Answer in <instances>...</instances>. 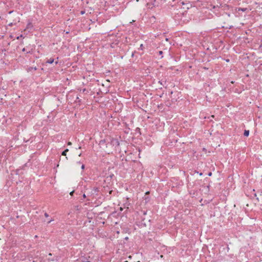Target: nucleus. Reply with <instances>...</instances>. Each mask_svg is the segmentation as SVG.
Instances as JSON below:
<instances>
[{"label": "nucleus", "mask_w": 262, "mask_h": 262, "mask_svg": "<svg viewBox=\"0 0 262 262\" xmlns=\"http://www.w3.org/2000/svg\"><path fill=\"white\" fill-rule=\"evenodd\" d=\"M73 192H74V191H72V192H70V194H71V195H72V194L73 193Z\"/></svg>", "instance_id": "32"}, {"label": "nucleus", "mask_w": 262, "mask_h": 262, "mask_svg": "<svg viewBox=\"0 0 262 262\" xmlns=\"http://www.w3.org/2000/svg\"><path fill=\"white\" fill-rule=\"evenodd\" d=\"M84 11H81V14H84Z\"/></svg>", "instance_id": "31"}, {"label": "nucleus", "mask_w": 262, "mask_h": 262, "mask_svg": "<svg viewBox=\"0 0 262 262\" xmlns=\"http://www.w3.org/2000/svg\"><path fill=\"white\" fill-rule=\"evenodd\" d=\"M36 69H36V67H30V68H29V70L30 71H32V70L35 71V70H36Z\"/></svg>", "instance_id": "15"}, {"label": "nucleus", "mask_w": 262, "mask_h": 262, "mask_svg": "<svg viewBox=\"0 0 262 262\" xmlns=\"http://www.w3.org/2000/svg\"><path fill=\"white\" fill-rule=\"evenodd\" d=\"M177 7L180 8L181 11L185 12L187 14V11L192 7V4L188 1L180 0L177 2Z\"/></svg>", "instance_id": "2"}, {"label": "nucleus", "mask_w": 262, "mask_h": 262, "mask_svg": "<svg viewBox=\"0 0 262 262\" xmlns=\"http://www.w3.org/2000/svg\"><path fill=\"white\" fill-rule=\"evenodd\" d=\"M49 255L50 256H51V255H52V254L50 253H49Z\"/></svg>", "instance_id": "36"}, {"label": "nucleus", "mask_w": 262, "mask_h": 262, "mask_svg": "<svg viewBox=\"0 0 262 262\" xmlns=\"http://www.w3.org/2000/svg\"><path fill=\"white\" fill-rule=\"evenodd\" d=\"M45 216L46 217H48V216H49V214H48L47 212H46V213H45Z\"/></svg>", "instance_id": "23"}, {"label": "nucleus", "mask_w": 262, "mask_h": 262, "mask_svg": "<svg viewBox=\"0 0 262 262\" xmlns=\"http://www.w3.org/2000/svg\"><path fill=\"white\" fill-rule=\"evenodd\" d=\"M33 28V25L31 21H28L26 29H32Z\"/></svg>", "instance_id": "7"}, {"label": "nucleus", "mask_w": 262, "mask_h": 262, "mask_svg": "<svg viewBox=\"0 0 262 262\" xmlns=\"http://www.w3.org/2000/svg\"><path fill=\"white\" fill-rule=\"evenodd\" d=\"M126 4L125 0H114L113 2L112 9L117 12H121L126 7Z\"/></svg>", "instance_id": "1"}, {"label": "nucleus", "mask_w": 262, "mask_h": 262, "mask_svg": "<svg viewBox=\"0 0 262 262\" xmlns=\"http://www.w3.org/2000/svg\"><path fill=\"white\" fill-rule=\"evenodd\" d=\"M143 44H141L140 46V47L138 48V50H143Z\"/></svg>", "instance_id": "16"}, {"label": "nucleus", "mask_w": 262, "mask_h": 262, "mask_svg": "<svg viewBox=\"0 0 262 262\" xmlns=\"http://www.w3.org/2000/svg\"><path fill=\"white\" fill-rule=\"evenodd\" d=\"M86 91V89H83L82 90V92H83V93H84V92H85Z\"/></svg>", "instance_id": "28"}, {"label": "nucleus", "mask_w": 262, "mask_h": 262, "mask_svg": "<svg viewBox=\"0 0 262 262\" xmlns=\"http://www.w3.org/2000/svg\"><path fill=\"white\" fill-rule=\"evenodd\" d=\"M244 135L246 137H248L249 135V130H245L244 133Z\"/></svg>", "instance_id": "10"}, {"label": "nucleus", "mask_w": 262, "mask_h": 262, "mask_svg": "<svg viewBox=\"0 0 262 262\" xmlns=\"http://www.w3.org/2000/svg\"><path fill=\"white\" fill-rule=\"evenodd\" d=\"M247 8H238V11H243L244 12L246 11Z\"/></svg>", "instance_id": "11"}, {"label": "nucleus", "mask_w": 262, "mask_h": 262, "mask_svg": "<svg viewBox=\"0 0 262 262\" xmlns=\"http://www.w3.org/2000/svg\"><path fill=\"white\" fill-rule=\"evenodd\" d=\"M53 221V219H52L50 220L49 221H48L47 222V223H48V224H49V223H50L51 222H52Z\"/></svg>", "instance_id": "20"}, {"label": "nucleus", "mask_w": 262, "mask_h": 262, "mask_svg": "<svg viewBox=\"0 0 262 262\" xmlns=\"http://www.w3.org/2000/svg\"><path fill=\"white\" fill-rule=\"evenodd\" d=\"M23 52H26L27 53H29L30 52L29 51H27L25 48H24L22 50Z\"/></svg>", "instance_id": "17"}, {"label": "nucleus", "mask_w": 262, "mask_h": 262, "mask_svg": "<svg viewBox=\"0 0 262 262\" xmlns=\"http://www.w3.org/2000/svg\"><path fill=\"white\" fill-rule=\"evenodd\" d=\"M54 62V59L53 58H50L47 60L46 63L49 64H52Z\"/></svg>", "instance_id": "9"}, {"label": "nucleus", "mask_w": 262, "mask_h": 262, "mask_svg": "<svg viewBox=\"0 0 262 262\" xmlns=\"http://www.w3.org/2000/svg\"><path fill=\"white\" fill-rule=\"evenodd\" d=\"M84 168H85V165L84 164H82L81 165V169L83 170L84 169Z\"/></svg>", "instance_id": "21"}, {"label": "nucleus", "mask_w": 262, "mask_h": 262, "mask_svg": "<svg viewBox=\"0 0 262 262\" xmlns=\"http://www.w3.org/2000/svg\"><path fill=\"white\" fill-rule=\"evenodd\" d=\"M55 64H57L58 63V61H55Z\"/></svg>", "instance_id": "33"}, {"label": "nucleus", "mask_w": 262, "mask_h": 262, "mask_svg": "<svg viewBox=\"0 0 262 262\" xmlns=\"http://www.w3.org/2000/svg\"><path fill=\"white\" fill-rule=\"evenodd\" d=\"M69 151V149H65L64 151H62V156H66V154H67V152Z\"/></svg>", "instance_id": "12"}, {"label": "nucleus", "mask_w": 262, "mask_h": 262, "mask_svg": "<svg viewBox=\"0 0 262 262\" xmlns=\"http://www.w3.org/2000/svg\"><path fill=\"white\" fill-rule=\"evenodd\" d=\"M207 8L212 12L216 16L221 15V8L218 5H213L209 4L207 7Z\"/></svg>", "instance_id": "3"}, {"label": "nucleus", "mask_w": 262, "mask_h": 262, "mask_svg": "<svg viewBox=\"0 0 262 262\" xmlns=\"http://www.w3.org/2000/svg\"><path fill=\"white\" fill-rule=\"evenodd\" d=\"M105 140H101L100 141V145H102L103 144L105 143Z\"/></svg>", "instance_id": "18"}, {"label": "nucleus", "mask_w": 262, "mask_h": 262, "mask_svg": "<svg viewBox=\"0 0 262 262\" xmlns=\"http://www.w3.org/2000/svg\"><path fill=\"white\" fill-rule=\"evenodd\" d=\"M186 15V13L185 12H183L179 10L178 13L175 14L174 16V18L175 20H178L179 21H183L184 22L186 19L185 18V16Z\"/></svg>", "instance_id": "4"}, {"label": "nucleus", "mask_w": 262, "mask_h": 262, "mask_svg": "<svg viewBox=\"0 0 262 262\" xmlns=\"http://www.w3.org/2000/svg\"><path fill=\"white\" fill-rule=\"evenodd\" d=\"M23 37V35H20L19 36H18V37H17V39H18L20 38V37Z\"/></svg>", "instance_id": "24"}, {"label": "nucleus", "mask_w": 262, "mask_h": 262, "mask_svg": "<svg viewBox=\"0 0 262 262\" xmlns=\"http://www.w3.org/2000/svg\"><path fill=\"white\" fill-rule=\"evenodd\" d=\"M76 101V102L77 101L78 102H80L81 100L80 99V98H79V97L78 96H77Z\"/></svg>", "instance_id": "19"}, {"label": "nucleus", "mask_w": 262, "mask_h": 262, "mask_svg": "<svg viewBox=\"0 0 262 262\" xmlns=\"http://www.w3.org/2000/svg\"><path fill=\"white\" fill-rule=\"evenodd\" d=\"M226 14L228 17H230V13H226Z\"/></svg>", "instance_id": "25"}, {"label": "nucleus", "mask_w": 262, "mask_h": 262, "mask_svg": "<svg viewBox=\"0 0 262 262\" xmlns=\"http://www.w3.org/2000/svg\"><path fill=\"white\" fill-rule=\"evenodd\" d=\"M82 196H83V197L84 198H86V195H85V193H84V194H83V195H82Z\"/></svg>", "instance_id": "27"}, {"label": "nucleus", "mask_w": 262, "mask_h": 262, "mask_svg": "<svg viewBox=\"0 0 262 262\" xmlns=\"http://www.w3.org/2000/svg\"><path fill=\"white\" fill-rule=\"evenodd\" d=\"M135 52H135V51H134V52H133V53H132V57H134V54H135Z\"/></svg>", "instance_id": "26"}, {"label": "nucleus", "mask_w": 262, "mask_h": 262, "mask_svg": "<svg viewBox=\"0 0 262 262\" xmlns=\"http://www.w3.org/2000/svg\"><path fill=\"white\" fill-rule=\"evenodd\" d=\"M211 175H212V172H209V173H208V176H211Z\"/></svg>", "instance_id": "29"}, {"label": "nucleus", "mask_w": 262, "mask_h": 262, "mask_svg": "<svg viewBox=\"0 0 262 262\" xmlns=\"http://www.w3.org/2000/svg\"><path fill=\"white\" fill-rule=\"evenodd\" d=\"M111 144L116 147L119 145V142L117 139L113 138L111 140Z\"/></svg>", "instance_id": "5"}, {"label": "nucleus", "mask_w": 262, "mask_h": 262, "mask_svg": "<svg viewBox=\"0 0 262 262\" xmlns=\"http://www.w3.org/2000/svg\"><path fill=\"white\" fill-rule=\"evenodd\" d=\"M202 174H202V173H201V172L200 173V176H202Z\"/></svg>", "instance_id": "35"}, {"label": "nucleus", "mask_w": 262, "mask_h": 262, "mask_svg": "<svg viewBox=\"0 0 262 262\" xmlns=\"http://www.w3.org/2000/svg\"><path fill=\"white\" fill-rule=\"evenodd\" d=\"M159 82L161 83V85H163V82H162V81H159Z\"/></svg>", "instance_id": "30"}, {"label": "nucleus", "mask_w": 262, "mask_h": 262, "mask_svg": "<svg viewBox=\"0 0 262 262\" xmlns=\"http://www.w3.org/2000/svg\"><path fill=\"white\" fill-rule=\"evenodd\" d=\"M99 189L97 187H94L91 190V195H97V192H98Z\"/></svg>", "instance_id": "6"}, {"label": "nucleus", "mask_w": 262, "mask_h": 262, "mask_svg": "<svg viewBox=\"0 0 262 262\" xmlns=\"http://www.w3.org/2000/svg\"><path fill=\"white\" fill-rule=\"evenodd\" d=\"M227 62H229L230 61V59H224Z\"/></svg>", "instance_id": "22"}, {"label": "nucleus", "mask_w": 262, "mask_h": 262, "mask_svg": "<svg viewBox=\"0 0 262 262\" xmlns=\"http://www.w3.org/2000/svg\"><path fill=\"white\" fill-rule=\"evenodd\" d=\"M68 144H69V145H71V142H69V143H68Z\"/></svg>", "instance_id": "34"}, {"label": "nucleus", "mask_w": 262, "mask_h": 262, "mask_svg": "<svg viewBox=\"0 0 262 262\" xmlns=\"http://www.w3.org/2000/svg\"><path fill=\"white\" fill-rule=\"evenodd\" d=\"M158 54L159 55L161 56L160 58H162L163 57L162 54H163V51H159L158 52Z\"/></svg>", "instance_id": "13"}, {"label": "nucleus", "mask_w": 262, "mask_h": 262, "mask_svg": "<svg viewBox=\"0 0 262 262\" xmlns=\"http://www.w3.org/2000/svg\"><path fill=\"white\" fill-rule=\"evenodd\" d=\"M147 6L148 7V8L149 9H152V4H150L149 3H147Z\"/></svg>", "instance_id": "14"}, {"label": "nucleus", "mask_w": 262, "mask_h": 262, "mask_svg": "<svg viewBox=\"0 0 262 262\" xmlns=\"http://www.w3.org/2000/svg\"><path fill=\"white\" fill-rule=\"evenodd\" d=\"M129 205L130 203L128 201V199H126V202L124 204V207L128 208Z\"/></svg>", "instance_id": "8"}]
</instances>
